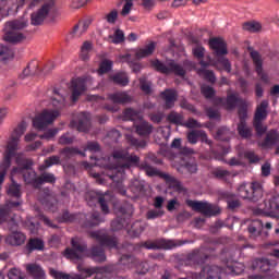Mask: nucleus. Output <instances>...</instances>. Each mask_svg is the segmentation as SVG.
Here are the masks:
<instances>
[{
    "mask_svg": "<svg viewBox=\"0 0 279 279\" xmlns=\"http://www.w3.org/2000/svg\"><path fill=\"white\" fill-rule=\"evenodd\" d=\"M96 159V166L106 168L108 171H119L120 169H130L132 167L138 168L144 171L149 178L158 177L162 179V175H168L166 172H161L156 167H153L148 161H140V157L135 154H130L128 149L113 150L112 161L110 157Z\"/></svg>",
    "mask_w": 279,
    "mask_h": 279,
    "instance_id": "nucleus-1",
    "label": "nucleus"
},
{
    "mask_svg": "<svg viewBox=\"0 0 279 279\" xmlns=\"http://www.w3.org/2000/svg\"><path fill=\"white\" fill-rule=\"evenodd\" d=\"M89 236H92V239L100 243L101 246L94 245L92 248H89L87 251L88 257H90L94 262H98V263L106 262L107 257H106L104 247L117 248V245H118L117 238L113 235H110L105 230L93 231L92 233H89Z\"/></svg>",
    "mask_w": 279,
    "mask_h": 279,
    "instance_id": "nucleus-2",
    "label": "nucleus"
},
{
    "mask_svg": "<svg viewBox=\"0 0 279 279\" xmlns=\"http://www.w3.org/2000/svg\"><path fill=\"white\" fill-rule=\"evenodd\" d=\"M59 154L61 157H59L58 155L47 157L45 159V165H41L39 167V171H45L48 168H51L53 166H63V168H64V167H66L68 162H70L77 155H80L82 157H86V153L78 150L77 147H73V146L72 147L66 146L63 149H60Z\"/></svg>",
    "mask_w": 279,
    "mask_h": 279,
    "instance_id": "nucleus-3",
    "label": "nucleus"
},
{
    "mask_svg": "<svg viewBox=\"0 0 279 279\" xmlns=\"http://www.w3.org/2000/svg\"><path fill=\"white\" fill-rule=\"evenodd\" d=\"M25 132H26L25 121H22L21 123H19L16 129L13 130L11 138H9V142L7 145V150H4V157L2 162V167L4 169H8L11 167L12 158L16 156V151L19 149L17 145L20 144V138L21 136L24 135Z\"/></svg>",
    "mask_w": 279,
    "mask_h": 279,
    "instance_id": "nucleus-4",
    "label": "nucleus"
},
{
    "mask_svg": "<svg viewBox=\"0 0 279 279\" xmlns=\"http://www.w3.org/2000/svg\"><path fill=\"white\" fill-rule=\"evenodd\" d=\"M185 243H189V241L167 240L165 238H159L155 239L154 241L148 240L134 244L133 250L138 251L144 247L147 251H171L175 247H181Z\"/></svg>",
    "mask_w": 279,
    "mask_h": 279,
    "instance_id": "nucleus-5",
    "label": "nucleus"
},
{
    "mask_svg": "<svg viewBox=\"0 0 279 279\" xmlns=\"http://www.w3.org/2000/svg\"><path fill=\"white\" fill-rule=\"evenodd\" d=\"M209 47L216 54L215 66L220 64L226 72L231 73L232 64L229 59L223 57L228 54L227 44L220 37H216L209 40Z\"/></svg>",
    "mask_w": 279,
    "mask_h": 279,
    "instance_id": "nucleus-6",
    "label": "nucleus"
},
{
    "mask_svg": "<svg viewBox=\"0 0 279 279\" xmlns=\"http://www.w3.org/2000/svg\"><path fill=\"white\" fill-rule=\"evenodd\" d=\"M150 66L165 75L174 74V76L178 77H185L186 75L184 66L173 60L169 61L167 64L162 63L159 59L150 60Z\"/></svg>",
    "mask_w": 279,
    "mask_h": 279,
    "instance_id": "nucleus-7",
    "label": "nucleus"
},
{
    "mask_svg": "<svg viewBox=\"0 0 279 279\" xmlns=\"http://www.w3.org/2000/svg\"><path fill=\"white\" fill-rule=\"evenodd\" d=\"M118 213H120V216L111 221V230L114 232L129 226L130 219L134 214V207L129 202H124V204L118 208Z\"/></svg>",
    "mask_w": 279,
    "mask_h": 279,
    "instance_id": "nucleus-8",
    "label": "nucleus"
},
{
    "mask_svg": "<svg viewBox=\"0 0 279 279\" xmlns=\"http://www.w3.org/2000/svg\"><path fill=\"white\" fill-rule=\"evenodd\" d=\"M238 193L240 198L256 203L263 197V186L259 182L243 183L239 186Z\"/></svg>",
    "mask_w": 279,
    "mask_h": 279,
    "instance_id": "nucleus-9",
    "label": "nucleus"
},
{
    "mask_svg": "<svg viewBox=\"0 0 279 279\" xmlns=\"http://www.w3.org/2000/svg\"><path fill=\"white\" fill-rule=\"evenodd\" d=\"M58 14V7H56V0H47L31 15L32 25H40L47 16H56Z\"/></svg>",
    "mask_w": 279,
    "mask_h": 279,
    "instance_id": "nucleus-10",
    "label": "nucleus"
},
{
    "mask_svg": "<svg viewBox=\"0 0 279 279\" xmlns=\"http://www.w3.org/2000/svg\"><path fill=\"white\" fill-rule=\"evenodd\" d=\"M59 117L58 110H44L33 119V128L43 132Z\"/></svg>",
    "mask_w": 279,
    "mask_h": 279,
    "instance_id": "nucleus-11",
    "label": "nucleus"
},
{
    "mask_svg": "<svg viewBox=\"0 0 279 279\" xmlns=\"http://www.w3.org/2000/svg\"><path fill=\"white\" fill-rule=\"evenodd\" d=\"M87 245L78 241L77 239H72V248H65L64 250V257L73 260L78 262L82 260L83 254L86 252Z\"/></svg>",
    "mask_w": 279,
    "mask_h": 279,
    "instance_id": "nucleus-12",
    "label": "nucleus"
},
{
    "mask_svg": "<svg viewBox=\"0 0 279 279\" xmlns=\"http://www.w3.org/2000/svg\"><path fill=\"white\" fill-rule=\"evenodd\" d=\"M186 205L187 207H191L192 210H195L205 217H213L218 214L217 208H215V206L210 205L208 202L187 199Z\"/></svg>",
    "mask_w": 279,
    "mask_h": 279,
    "instance_id": "nucleus-13",
    "label": "nucleus"
},
{
    "mask_svg": "<svg viewBox=\"0 0 279 279\" xmlns=\"http://www.w3.org/2000/svg\"><path fill=\"white\" fill-rule=\"evenodd\" d=\"M32 162L26 161L23 167L13 168L12 175L20 174L23 177V181H25L26 184L32 185L35 187V181L38 177H36V172L31 168Z\"/></svg>",
    "mask_w": 279,
    "mask_h": 279,
    "instance_id": "nucleus-14",
    "label": "nucleus"
},
{
    "mask_svg": "<svg viewBox=\"0 0 279 279\" xmlns=\"http://www.w3.org/2000/svg\"><path fill=\"white\" fill-rule=\"evenodd\" d=\"M243 100L239 97L238 93H228V97H216L214 99L215 106H223L226 110H234Z\"/></svg>",
    "mask_w": 279,
    "mask_h": 279,
    "instance_id": "nucleus-15",
    "label": "nucleus"
},
{
    "mask_svg": "<svg viewBox=\"0 0 279 279\" xmlns=\"http://www.w3.org/2000/svg\"><path fill=\"white\" fill-rule=\"evenodd\" d=\"M85 201L87 202V205L89 207L96 206V204H99L101 207V210L105 215L109 214V205H107V199L105 195H101L100 193H97L95 191H89L87 194H85Z\"/></svg>",
    "mask_w": 279,
    "mask_h": 279,
    "instance_id": "nucleus-16",
    "label": "nucleus"
},
{
    "mask_svg": "<svg viewBox=\"0 0 279 279\" xmlns=\"http://www.w3.org/2000/svg\"><path fill=\"white\" fill-rule=\"evenodd\" d=\"M116 269V265H108L101 267L85 268L84 272L87 274V277L96 275L94 279H110V275L113 274Z\"/></svg>",
    "mask_w": 279,
    "mask_h": 279,
    "instance_id": "nucleus-17",
    "label": "nucleus"
},
{
    "mask_svg": "<svg viewBox=\"0 0 279 279\" xmlns=\"http://www.w3.org/2000/svg\"><path fill=\"white\" fill-rule=\"evenodd\" d=\"M53 63L49 62L46 64L44 70L38 68V61L33 60L31 63L27 64L26 69L23 70V76H40L43 73L48 74L50 71L53 70Z\"/></svg>",
    "mask_w": 279,
    "mask_h": 279,
    "instance_id": "nucleus-18",
    "label": "nucleus"
},
{
    "mask_svg": "<svg viewBox=\"0 0 279 279\" xmlns=\"http://www.w3.org/2000/svg\"><path fill=\"white\" fill-rule=\"evenodd\" d=\"M239 114V124H238V133L242 138H251L252 137V129L247 128L246 119H247V110L245 107H240L238 110Z\"/></svg>",
    "mask_w": 279,
    "mask_h": 279,
    "instance_id": "nucleus-19",
    "label": "nucleus"
},
{
    "mask_svg": "<svg viewBox=\"0 0 279 279\" xmlns=\"http://www.w3.org/2000/svg\"><path fill=\"white\" fill-rule=\"evenodd\" d=\"M258 211L267 216L279 215V195L264 201L263 205H259Z\"/></svg>",
    "mask_w": 279,
    "mask_h": 279,
    "instance_id": "nucleus-20",
    "label": "nucleus"
},
{
    "mask_svg": "<svg viewBox=\"0 0 279 279\" xmlns=\"http://www.w3.org/2000/svg\"><path fill=\"white\" fill-rule=\"evenodd\" d=\"M70 128L75 129L78 132H88V129L90 128V118H88V113H78L76 120L70 121Z\"/></svg>",
    "mask_w": 279,
    "mask_h": 279,
    "instance_id": "nucleus-21",
    "label": "nucleus"
},
{
    "mask_svg": "<svg viewBox=\"0 0 279 279\" xmlns=\"http://www.w3.org/2000/svg\"><path fill=\"white\" fill-rule=\"evenodd\" d=\"M279 145V132L276 129H271L266 133V136L259 143L263 149H272L275 146Z\"/></svg>",
    "mask_w": 279,
    "mask_h": 279,
    "instance_id": "nucleus-22",
    "label": "nucleus"
},
{
    "mask_svg": "<svg viewBox=\"0 0 279 279\" xmlns=\"http://www.w3.org/2000/svg\"><path fill=\"white\" fill-rule=\"evenodd\" d=\"M85 92H86L85 77H77L72 81V101L73 102H76Z\"/></svg>",
    "mask_w": 279,
    "mask_h": 279,
    "instance_id": "nucleus-23",
    "label": "nucleus"
},
{
    "mask_svg": "<svg viewBox=\"0 0 279 279\" xmlns=\"http://www.w3.org/2000/svg\"><path fill=\"white\" fill-rule=\"evenodd\" d=\"M250 57L253 59L254 65L256 66V73L260 81L265 84L269 83V77L265 72H263V62L258 51L250 52Z\"/></svg>",
    "mask_w": 279,
    "mask_h": 279,
    "instance_id": "nucleus-24",
    "label": "nucleus"
},
{
    "mask_svg": "<svg viewBox=\"0 0 279 279\" xmlns=\"http://www.w3.org/2000/svg\"><path fill=\"white\" fill-rule=\"evenodd\" d=\"M108 99L116 105L124 106L133 101V96H131L129 92H113L108 95Z\"/></svg>",
    "mask_w": 279,
    "mask_h": 279,
    "instance_id": "nucleus-25",
    "label": "nucleus"
},
{
    "mask_svg": "<svg viewBox=\"0 0 279 279\" xmlns=\"http://www.w3.org/2000/svg\"><path fill=\"white\" fill-rule=\"evenodd\" d=\"M199 65L201 69L197 70V75L199 77H203V80L209 82L210 84H215L217 82V77L215 76V73L213 70H206L210 65L208 61L201 60Z\"/></svg>",
    "mask_w": 279,
    "mask_h": 279,
    "instance_id": "nucleus-26",
    "label": "nucleus"
},
{
    "mask_svg": "<svg viewBox=\"0 0 279 279\" xmlns=\"http://www.w3.org/2000/svg\"><path fill=\"white\" fill-rule=\"evenodd\" d=\"M221 272L219 266H205L199 274V279H221Z\"/></svg>",
    "mask_w": 279,
    "mask_h": 279,
    "instance_id": "nucleus-27",
    "label": "nucleus"
},
{
    "mask_svg": "<svg viewBox=\"0 0 279 279\" xmlns=\"http://www.w3.org/2000/svg\"><path fill=\"white\" fill-rule=\"evenodd\" d=\"M199 138L202 143L213 146V141L208 140V135H206L204 131L193 130L192 132L187 133V142H190L193 145L198 143Z\"/></svg>",
    "mask_w": 279,
    "mask_h": 279,
    "instance_id": "nucleus-28",
    "label": "nucleus"
},
{
    "mask_svg": "<svg viewBox=\"0 0 279 279\" xmlns=\"http://www.w3.org/2000/svg\"><path fill=\"white\" fill-rule=\"evenodd\" d=\"M92 24H93V17H86L85 20H82L76 25H74L70 34L74 36H84V34L88 32V28L90 27Z\"/></svg>",
    "mask_w": 279,
    "mask_h": 279,
    "instance_id": "nucleus-29",
    "label": "nucleus"
},
{
    "mask_svg": "<svg viewBox=\"0 0 279 279\" xmlns=\"http://www.w3.org/2000/svg\"><path fill=\"white\" fill-rule=\"evenodd\" d=\"M26 241V235L20 231H13L8 234L4 242L11 246H21Z\"/></svg>",
    "mask_w": 279,
    "mask_h": 279,
    "instance_id": "nucleus-30",
    "label": "nucleus"
},
{
    "mask_svg": "<svg viewBox=\"0 0 279 279\" xmlns=\"http://www.w3.org/2000/svg\"><path fill=\"white\" fill-rule=\"evenodd\" d=\"M207 259L208 255L205 253V248H196L187 254V260L192 262L195 265H204L205 260Z\"/></svg>",
    "mask_w": 279,
    "mask_h": 279,
    "instance_id": "nucleus-31",
    "label": "nucleus"
},
{
    "mask_svg": "<svg viewBox=\"0 0 279 279\" xmlns=\"http://www.w3.org/2000/svg\"><path fill=\"white\" fill-rule=\"evenodd\" d=\"M178 95L174 89L167 88L161 93V99L165 101V109L170 110L175 105Z\"/></svg>",
    "mask_w": 279,
    "mask_h": 279,
    "instance_id": "nucleus-32",
    "label": "nucleus"
},
{
    "mask_svg": "<svg viewBox=\"0 0 279 279\" xmlns=\"http://www.w3.org/2000/svg\"><path fill=\"white\" fill-rule=\"evenodd\" d=\"M45 196L40 197V203L44 205L48 210L51 213H54L57 210V198L53 197L52 194H50V190L44 191Z\"/></svg>",
    "mask_w": 279,
    "mask_h": 279,
    "instance_id": "nucleus-33",
    "label": "nucleus"
},
{
    "mask_svg": "<svg viewBox=\"0 0 279 279\" xmlns=\"http://www.w3.org/2000/svg\"><path fill=\"white\" fill-rule=\"evenodd\" d=\"M57 182V177L52 172H41L35 181L36 189H40L45 184H54Z\"/></svg>",
    "mask_w": 279,
    "mask_h": 279,
    "instance_id": "nucleus-34",
    "label": "nucleus"
},
{
    "mask_svg": "<svg viewBox=\"0 0 279 279\" xmlns=\"http://www.w3.org/2000/svg\"><path fill=\"white\" fill-rule=\"evenodd\" d=\"M162 180L169 185V187L173 189L175 192L186 193V189L178 179H175V177L171 174H162Z\"/></svg>",
    "mask_w": 279,
    "mask_h": 279,
    "instance_id": "nucleus-35",
    "label": "nucleus"
},
{
    "mask_svg": "<svg viewBox=\"0 0 279 279\" xmlns=\"http://www.w3.org/2000/svg\"><path fill=\"white\" fill-rule=\"evenodd\" d=\"M25 248L28 254H32L34 251H44L45 242L39 238H31L28 239Z\"/></svg>",
    "mask_w": 279,
    "mask_h": 279,
    "instance_id": "nucleus-36",
    "label": "nucleus"
},
{
    "mask_svg": "<svg viewBox=\"0 0 279 279\" xmlns=\"http://www.w3.org/2000/svg\"><path fill=\"white\" fill-rule=\"evenodd\" d=\"M26 272L33 277V279H45L47 276L45 270L38 264L26 265Z\"/></svg>",
    "mask_w": 279,
    "mask_h": 279,
    "instance_id": "nucleus-37",
    "label": "nucleus"
},
{
    "mask_svg": "<svg viewBox=\"0 0 279 279\" xmlns=\"http://www.w3.org/2000/svg\"><path fill=\"white\" fill-rule=\"evenodd\" d=\"M101 222H104V219H101L99 211H93L87 216L84 222L85 228H93L96 226H99Z\"/></svg>",
    "mask_w": 279,
    "mask_h": 279,
    "instance_id": "nucleus-38",
    "label": "nucleus"
},
{
    "mask_svg": "<svg viewBox=\"0 0 279 279\" xmlns=\"http://www.w3.org/2000/svg\"><path fill=\"white\" fill-rule=\"evenodd\" d=\"M242 29L251 34H257V32H263V24L256 20L247 21L242 24Z\"/></svg>",
    "mask_w": 279,
    "mask_h": 279,
    "instance_id": "nucleus-39",
    "label": "nucleus"
},
{
    "mask_svg": "<svg viewBox=\"0 0 279 279\" xmlns=\"http://www.w3.org/2000/svg\"><path fill=\"white\" fill-rule=\"evenodd\" d=\"M269 107V102L267 100H263L259 102L256 113H254V121H265L267 118V108Z\"/></svg>",
    "mask_w": 279,
    "mask_h": 279,
    "instance_id": "nucleus-40",
    "label": "nucleus"
},
{
    "mask_svg": "<svg viewBox=\"0 0 279 279\" xmlns=\"http://www.w3.org/2000/svg\"><path fill=\"white\" fill-rule=\"evenodd\" d=\"M136 134L147 137L153 132V125L147 121H141L140 124H134Z\"/></svg>",
    "mask_w": 279,
    "mask_h": 279,
    "instance_id": "nucleus-41",
    "label": "nucleus"
},
{
    "mask_svg": "<svg viewBox=\"0 0 279 279\" xmlns=\"http://www.w3.org/2000/svg\"><path fill=\"white\" fill-rule=\"evenodd\" d=\"M131 193L134 194V196H142L145 194V183L144 181H140L138 179H134L131 181L130 185Z\"/></svg>",
    "mask_w": 279,
    "mask_h": 279,
    "instance_id": "nucleus-42",
    "label": "nucleus"
},
{
    "mask_svg": "<svg viewBox=\"0 0 279 279\" xmlns=\"http://www.w3.org/2000/svg\"><path fill=\"white\" fill-rule=\"evenodd\" d=\"M111 81L121 87H126L130 83L129 76L125 72H118L111 75Z\"/></svg>",
    "mask_w": 279,
    "mask_h": 279,
    "instance_id": "nucleus-43",
    "label": "nucleus"
},
{
    "mask_svg": "<svg viewBox=\"0 0 279 279\" xmlns=\"http://www.w3.org/2000/svg\"><path fill=\"white\" fill-rule=\"evenodd\" d=\"M21 202L20 201H8L7 205H4L2 208H0V223L3 221H8V208L9 207H20Z\"/></svg>",
    "mask_w": 279,
    "mask_h": 279,
    "instance_id": "nucleus-44",
    "label": "nucleus"
},
{
    "mask_svg": "<svg viewBox=\"0 0 279 279\" xmlns=\"http://www.w3.org/2000/svg\"><path fill=\"white\" fill-rule=\"evenodd\" d=\"M156 50V43L150 41L148 45L145 46V48H141L138 51H136V58L144 59L153 54V52Z\"/></svg>",
    "mask_w": 279,
    "mask_h": 279,
    "instance_id": "nucleus-45",
    "label": "nucleus"
},
{
    "mask_svg": "<svg viewBox=\"0 0 279 279\" xmlns=\"http://www.w3.org/2000/svg\"><path fill=\"white\" fill-rule=\"evenodd\" d=\"M248 233L252 234V236H259L263 230V222L259 219L253 220L248 225Z\"/></svg>",
    "mask_w": 279,
    "mask_h": 279,
    "instance_id": "nucleus-46",
    "label": "nucleus"
},
{
    "mask_svg": "<svg viewBox=\"0 0 279 279\" xmlns=\"http://www.w3.org/2000/svg\"><path fill=\"white\" fill-rule=\"evenodd\" d=\"M124 121H142V114L138 110L126 108L123 112Z\"/></svg>",
    "mask_w": 279,
    "mask_h": 279,
    "instance_id": "nucleus-47",
    "label": "nucleus"
},
{
    "mask_svg": "<svg viewBox=\"0 0 279 279\" xmlns=\"http://www.w3.org/2000/svg\"><path fill=\"white\" fill-rule=\"evenodd\" d=\"M232 132L228 128L221 126L218 129V132H216L215 138L219 142H229L231 140Z\"/></svg>",
    "mask_w": 279,
    "mask_h": 279,
    "instance_id": "nucleus-48",
    "label": "nucleus"
},
{
    "mask_svg": "<svg viewBox=\"0 0 279 279\" xmlns=\"http://www.w3.org/2000/svg\"><path fill=\"white\" fill-rule=\"evenodd\" d=\"M93 49L90 41H84L82 48L80 49V59H82L84 62L88 61L90 59V51Z\"/></svg>",
    "mask_w": 279,
    "mask_h": 279,
    "instance_id": "nucleus-49",
    "label": "nucleus"
},
{
    "mask_svg": "<svg viewBox=\"0 0 279 279\" xmlns=\"http://www.w3.org/2000/svg\"><path fill=\"white\" fill-rule=\"evenodd\" d=\"M14 58V51L8 46H0V62H7Z\"/></svg>",
    "mask_w": 279,
    "mask_h": 279,
    "instance_id": "nucleus-50",
    "label": "nucleus"
},
{
    "mask_svg": "<svg viewBox=\"0 0 279 279\" xmlns=\"http://www.w3.org/2000/svg\"><path fill=\"white\" fill-rule=\"evenodd\" d=\"M45 0H15L16 8H25L27 3L28 10H34V8L38 7Z\"/></svg>",
    "mask_w": 279,
    "mask_h": 279,
    "instance_id": "nucleus-51",
    "label": "nucleus"
},
{
    "mask_svg": "<svg viewBox=\"0 0 279 279\" xmlns=\"http://www.w3.org/2000/svg\"><path fill=\"white\" fill-rule=\"evenodd\" d=\"M228 271L232 276H241L242 272L245 271V265L242 263H233L231 265H228Z\"/></svg>",
    "mask_w": 279,
    "mask_h": 279,
    "instance_id": "nucleus-52",
    "label": "nucleus"
},
{
    "mask_svg": "<svg viewBox=\"0 0 279 279\" xmlns=\"http://www.w3.org/2000/svg\"><path fill=\"white\" fill-rule=\"evenodd\" d=\"M167 121L174 125H182V121H184V117L181 113L171 111L167 116Z\"/></svg>",
    "mask_w": 279,
    "mask_h": 279,
    "instance_id": "nucleus-53",
    "label": "nucleus"
},
{
    "mask_svg": "<svg viewBox=\"0 0 279 279\" xmlns=\"http://www.w3.org/2000/svg\"><path fill=\"white\" fill-rule=\"evenodd\" d=\"M8 195L15 197L16 199L21 198V185L17 184L14 180H12V184L8 187Z\"/></svg>",
    "mask_w": 279,
    "mask_h": 279,
    "instance_id": "nucleus-54",
    "label": "nucleus"
},
{
    "mask_svg": "<svg viewBox=\"0 0 279 279\" xmlns=\"http://www.w3.org/2000/svg\"><path fill=\"white\" fill-rule=\"evenodd\" d=\"M12 208H16V207H9L8 208V220L7 221H4V222H8V229H9V231H11V232H19L17 231V222H16V220L14 219V217H12L11 216V209Z\"/></svg>",
    "mask_w": 279,
    "mask_h": 279,
    "instance_id": "nucleus-55",
    "label": "nucleus"
},
{
    "mask_svg": "<svg viewBox=\"0 0 279 279\" xmlns=\"http://www.w3.org/2000/svg\"><path fill=\"white\" fill-rule=\"evenodd\" d=\"M201 94L203 95V97H205V99H214L217 92L209 85H203L201 87Z\"/></svg>",
    "mask_w": 279,
    "mask_h": 279,
    "instance_id": "nucleus-56",
    "label": "nucleus"
},
{
    "mask_svg": "<svg viewBox=\"0 0 279 279\" xmlns=\"http://www.w3.org/2000/svg\"><path fill=\"white\" fill-rule=\"evenodd\" d=\"M271 268L269 259H256V269L262 272H267Z\"/></svg>",
    "mask_w": 279,
    "mask_h": 279,
    "instance_id": "nucleus-57",
    "label": "nucleus"
},
{
    "mask_svg": "<svg viewBox=\"0 0 279 279\" xmlns=\"http://www.w3.org/2000/svg\"><path fill=\"white\" fill-rule=\"evenodd\" d=\"M3 40L8 43L9 45H21L26 40L25 36H5L3 37Z\"/></svg>",
    "mask_w": 279,
    "mask_h": 279,
    "instance_id": "nucleus-58",
    "label": "nucleus"
},
{
    "mask_svg": "<svg viewBox=\"0 0 279 279\" xmlns=\"http://www.w3.org/2000/svg\"><path fill=\"white\" fill-rule=\"evenodd\" d=\"M84 151L82 153H86L89 151L92 154H97L100 151V145L98 142H88L87 144H85V146L83 147Z\"/></svg>",
    "mask_w": 279,
    "mask_h": 279,
    "instance_id": "nucleus-59",
    "label": "nucleus"
},
{
    "mask_svg": "<svg viewBox=\"0 0 279 279\" xmlns=\"http://www.w3.org/2000/svg\"><path fill=\"white\" fill-rule=\"evenodd\" d=\"M53 94H54V96L51 100L52 105L56 108H62L64 106V97L62 95H60L58 89H54Z\"/></svg>",
    "mask_w": 279,
    "mask_h": 279,
    "instance_id": "nucleus-60",
    "label": "nucleus"
},
{
    "mask_svg": "<svg viewBox=\"0 0 279 279\" xmlns=\"http://www.w3.org/2000/svg\"><path fill=\"white\" fill-rule=\"evenodd\" d=\"M74 142H75V136L71 135L69 132L64 133L59 138V145L61 146L72 145Z\"/></svg>",
    "mask_w": 279,
    "mask_h": 279,
    "instance_id": "nucleus-61",
    "label": "nucleus"
},
{
    "mask_svg": "<svg viewBox=\"0 0 279 279\" xmlns=\"http://www.w3.org/2000/svg\"><path fill=\"white\" fill-rule=\"evenodd\" d=\"M253 126H254V130L256 131L257 136H262L267 133V126L263 125L260 120H254Z\"/></svg>",
    "mask_w": 279,
    "mask_h": 279,
    "instance_id": "nucleus-62",
    "label": "nucleus"
},
{
    "mask_svg": "<svg viewBox=\"0 0 279 279\" xmlns=\"http://www.w3.org/2000/svg\"><path fill=\"white\" fill-rule=\"evenodd\" d=\"M192 53L193 57H195V59H197V61H204V57H205V48L202 46H195L192 48Z\"/></svg>",
    "mask_w": 279,
    "mask_h": 279,
    "instance_id": "nucleus-63",
    "label": "nucleus"
},
{
    "mask_svg": "<svg viewBox=\"0 0 279 279\" xmlns=\"http://www.w3.org/2000/svg\"><path fill=\"white\" fill-rule=\"evenodd\" d=\"M8 278L9 279H27L26 275L16 268H12L11 270H9Z\"/></svg>",
    "mask_w": 279,
    "mask_h": 279,
    "instance_id": "nucleus-64",
    "label": "nucleus"
}]
</instances>
